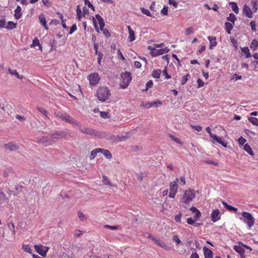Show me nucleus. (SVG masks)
<instances>
[{
  "instance_id": "15",
  "label": "nucleus",
  "mask_w": 258,
  "mask_h": 258,
  "mask_svg": "<svg viewBox=\"0 0 258 258\" xmlns=\"http://www.w3.org/2000/svg\"><path fill=\"white\" fill-rule=\"evenodd\" d=\"M210 137L214 141H216L217 142L220 144L224 147H227V143L226 142L223 141L221 138L218 137L216 135L213 134H211L210 135Z\"/></svg>"
},
{
  "instance_id": "11",
  "label": "nucleus",
  "mask_w": 258,
  "mask_h": 258,
  "mask_svg": "<svg viewBox=\"0 0 258 258\" xmlns=\"http://www.w3.org/2000/svg\"><path fill=\"white\" fill-rule=\"evenodd\" d=\"M80 131L86 135H91V136H98V133L93 130V128H89V127H83L80 129Z\"/></svg>"
},
{
  "instance_id": "8",
  "label": "nucleus",
  "mask_w": 258,
  "mask_h": 258,
  "mask_svg": "<svg viewBox=\"0 0 258 258\" xmlns=\"http://www.w3.org/2000/svg\"><path fill=\"white\" fill-rule=\"evenodd\" d=\"M34 248L36 251L43 257H45L46 255V253L49 249L48 247L43 246L41 244H35L34 245Z\"/></svg>"
},
{
  "instance_id": "6",
  "label": "nucleus",
  "mask_w": 258,
  "mask_h": 258,
  "mask_svg": "<svg viewBox=\"0 0 258 258\" xmlns=\"http://www.w3.org/2000/svg\"><path fill=\"white\" fill-rule=\"evenodd\" d=\"M179 182V179L176 178L175 180L171 182L170 183V192L169 194V197L170 198H174L177 192L178 188V182Z\"/></svg>"
},
{
  "instance_id": "26",
  "label": "nucleus",
  "mask_w": 258,
  "mask_h": 258,
  "mask_svg": "<svg viewBox=\"0 0 258 258\" xmlns=\"http://www.w3.org/2000/svg\"><path fill=\"white\" fill-rule=\"evenodd\" d=\"M242 52L245 54L246 58H249L251 57V53L249 52V49L248 47H244L241 48Z\"/></svg>"
},
{
  "instance_id": "58",
  "label": "nucleus",
  "mask_w": 258,
  "mask_h": 258,
  "mask_svg": "<svg viewBox=\"0 0 258 258\" xmlns=\"http://www.w3.org/2000/svg\"><path fill=\"white\" fill-rule=\"evenodd\" d=\"M194 32V29L192 27H189L186 29L185 34L186 35H188L190 34L193 33Z\"/></svg>"
},
{
  "instance_id": "7",
  "label": "nucleus",
  "mask_w": 258,
  "mask_h": 258,
  "mask_svg": "<svg viewBox=\"0 0 258 258\" xmlns=\"http://www.w3.org/2000/svg\"><path fill=\"white\" fill-rule=\"evenodd\" d=\"M88 79L89 81L90 85L95 86L99 83L100 77L97 73H94L89 75L88 77Z\"/></svg>"
},
{
  "instance_id": "18",
  "label": "nucleus",
  "mask_w": 258,
  "mask_h": 258,
  "mask_svg": "<svg viewBox=\"0 0 258 258\" xmlns=\"http://www.w3.org/2000/svg\"><path fill=\"white\" fill-rule=\"evenodd\" d=\"M6 149L11 151H16L18 149V146L13 143H9L4 145Z\"/></svg>"
},
{
  "instance_id": "42",
  "label": "nucleus",
  "mask_w": 258,
  "mask_h": 258,
  "mask_svg": "<svg viewBox=\"0 0 258 258\" xmlns=\"http://www.w3.org/2000/svg\"><path fill=\"white\" fill-rule=\"evenodd\" d=\"M187 222L188 224H190V225H194L195 226L200 225V223H196V220L195 219H193L191 217L187 218Z\"/></svg>"
},
{
  "instance_id": "43",
  "label": "nucleus",
  "mask_w": 258,
  "mask_h": 258,
  "mask_svg": "<svg viewBox=\"0 0 258 258\" xmlns=\"http://www.w3.org/2000/svg\"><path fill=\"white\" fill-rule=\"evenodd\" d=\"M190 77V75L188 74H187L186 75L183 76L181 79V84L182 85H184L188 81Z\"/></svg>"
},
{
  "instance_id": "10",
  "label": "nucleus",
  "mask_w": 258,
  "mask_h": 258,
  "mask_svg": "<svg viewBox=\"0 0 258 258\" xmlns=\"http://www.w3.org/2000/svg\"><path fill=\"white\" fill-rule=\"evenodd\" d=\"M51 143H54L60 140L63 137L62 132H57L50 135Z\"/></svg>"
},
{
  "instance_id": "30",
  "label": "nucleus",
  "mask_w": 258,
  "mask_h": 258,
  "mask_svg": "<svg viewBox=\"0 0 258 258\" xmlns=\"http://www.w3.org/2000/svg\"><path fill=\"white\" fill-rule=\"evenodd\" d=\"M101 148H97L91 151L90 155V159H93L96 156L98 153H100Z\"/></svg>"
},
{
  "instance_id": "45",
  "label": "nucleus",
  "mask_w": 258,
  "mask_h": 258,
  "mask_svg": "<svg viewBox=\"0 0 258 258\" xmlns=\"http://www.w3.org/2000/svg\"><path fill=\"white\" fill-rule=\"evenodd\" d=\"M227 20L234 23L235 21L236 20V16L233 14L230 13L229 17L227 18Z\"/></svg>"
},
{
  "instance_id": "23",
  "label": "nucleus",
  "mask_w": 258,
  "mask_h": 258,
  "mask_svg": "<svg viewBox=\"0 0 258 258\" xmlns=\"http://www.w3.org/2000/svg\"><path fill=\"white\" fill-rule=\"evenodd\" d=\"M95 18L98 22L100 29H102L105 26V23L103 18L99 14H96L95 15Z\"/></svg>"
},
{
  "instance_id": "46",
  "label": "nucleus",
  "mask_w": 258,
  "mask_h": 258,
  "mask_svg": "<svg viewBox=\"0 0 258 258\" xmlns=\"http://www.w3.org/2000/svg\"><path fill=\"white\" fill-rule=\"evenodd\" d=\"M100 30L102 31V33L103 35L105 36V37L108 38L109 37H110V33L107 29H104V28H103L102 29Z\"/></svg>"
},
{
  "instance_id": "22",
  "label": "nucleus",
  "mask_w": 258,
  "mask_h": 258,
  "mask_svg": "<svg viewBox=\"0 0 258 258\" xmlns=\"http://www.w3.org/2000/svg\"><path fill=\"white\" fill-rule=\"evenodd\" d=\"M22 9L20 6H18L15 10V17L16 19H19L22 16V13L21 12Z\"/></svg>"
},
{
  "instance_id": "4",
  "label": "nucleus",
  "mask_w": 258,
  "mask_h": 258,
  "mask_svg": "<svg viewBox=\"0 0 258 258\" xmlns=\"http://www.w3.org/2000/svg\"><path fill=\"white\" fill-rule=\"evenodd\" d=\"M148 49L150 50L151 55L153 56H157L160 55H162L164 53H167L169 51V49L166 47L162 49H157L155 47L153 46H148Z\"/></svg>"
},
{
  "instance_id": "16",
  "label": "nucleus",
  "mask_w": 258,
  "mask_h": 258,
  "mask_svg": "<svg viewBox=\"0 0 258 258\" xmlns=\"http://www.w3.org/2000/svg\"><path fill=\"white\" fill-rule=\"evenodd\" d=\"M152 241L157 245H159L164 249L168 250L169 249V247L165 243L162 242L160 239L157 238L156 237L153 238Z\"/></svg>"
},
{
  "instance_id": "19",
  "label": "nucleus",
  "mask_w": 258,
  "mask_h": 258,
  "mask_svg": "<svg viewBox=\"0 0 258 258\" xmlns=\"http://www.w3.org/2000/svg\"><path fill=\"white\" fill-rule=\"evenodd\" d=\"M205 258H213V252L209 248L204 246L203 248Z\"/></svg>"
},
{
  "instance_id": "36",
  "label": "nucleus",
  "mask_w": 258,
  "mask_h": 258,
  "mask_svg": "<svg viewBox=\"0 0 258 258\" xmlns=\"http://www.w3.org/2000/svg\"><path fill=\"white\" fill-rule=\"evenodd\" d=\"M8 72L11 74V75H15L17 78L18 79H22L23 77H20L19 74L17 72L16 70H12L11 69H8Z\"/></svg>"
},
{
  "instance_id": "62",
  "label": "nucleus",
  "mask_w": 258,
  "mask_h": 258,
  "mask_svg": "<svg viewBox=\"0 0 258 258\" xmlns=\"http://www.w3.org/2000/svg\"><path fill=\"white\" fill-rule=\"evenodd\" d=\"M172 239L174 241L176 242V243H177V244H179L181 242V241L180 240V239L178 238V236L175 235H174L172 237Z\"/></svg>"
},
{
  "instance_id": "20",
  "label": "nucleus",
  "mask_w": 258,
  "mask_h": 258,
  "mask_svg": "<svg viewBox=\"0 0 258 258\" xmlns=\"http://www.w3.org/2000/svg\"><path fill=\"white\" fill-rule=\"evenodd\" d=\"M9 200L6 198L5 194L0 189V205L4 204H8Z\"/></svg>"
},
{
  "instance_id": "17",
  "label": "nucleus",
  "mask_w": 258,
  "mask_h": 258,
  "mask_svg": "<svg viewBox=\"0 0 258 258\" xmlns=\"http://www.w3.org/2000/svg\"><path fill=\"white\" fill-rule=\"evenodd\" d=\"M208 39L210 41V44L209 48L210 49H213L214 47H215L217 45V42L216 41V37L209 36L208 37Z\"/></svg>"
},
{
  "instance_id": "38",
  "label": "nucleus",
  "mask_w": 258,
  "mask_h": 258,
  "mask_svg": "<svg viewBox=\"0 0 258 258\" xmlns=\"http://www.w3.org/2000/svg\"><path fill=\"white\" fill-rule=\"evenodd\" d=\"M76 12H77V18L79 21H80L81 18H82V11H81V8L79 6H77Z\"/></svg>"
},
{
  "instance_id": "44",
  "label": "nucleus",
  "mask_w": 258,
  "mask_h": 258,
  "mask_svg": "<svg viewBox=\"0 0 258 258\" xmlns=\"http://www.w3.org/2000/svg\"><path fill=\"white\" fill-rule=\"evenodd\" d=\"M238 142L239 147H241V146H243L244 144L246 143V140L245 138H243L242 137H240L238 139Z\"/></svg>"
},
{
  "instance_id": "1",
  "label": "nucleus",
  "mask_w": 258,
  "mask_h": 258,
  "mask_svg": "<svg viewBox=\"0 0 258 258\" xmlns=\"http://www.w3.org/2000/svg\"><path fill=\"white\" fill-rule=\"evenodd\" d=\"M111 95L110 91L107 87H100L98 88L96 95L101 102H105L108 100Z\"/></svg>"
},
{
  "instance_id": "21",
  "label": "nucleus",
  "mask_w": 258,
  "mask_h": 258,
  "mask_svg": "<svg viewBox=\"0 0 258 258\" xmlns=\"http://www.w3.org/2000/svg\"><path fill=\"white\" fill-rule=\"evenodd\" d=\"M127 29L128 31L129 36L128 39L130 42H132L135 40V33L133 30L132 29L131 26H127Z\"/></svg>"
},
{
  "instance_id": "63",
  "label": "nucleus",
  "mask_w": 258,
  "mask_h": 258,
  "mask_svg": "<svg viewBox=\"0 0 258 258\" xmlns=\"http://www.w3.org/2000/svg\"><path fill=\"white\" fill-rule=\"evenodd\" d=\"M97 54L98 56V63L99 64H101V59H102L103 56V54L102 52H99Z\"/></svg>"
},
{
  "instance_id": "31",
  "label": "nucleus",
  "mask_w": 258,
  "mask_h": 258,
  "mask_svg": "<svg viewBox=\"0 0 258 258\" xmlns=\"http://www.w3.org/2000/svg\"><path fill=\"white\" fill-rule=\"evenodd\" d=\"M100 153H102L107 159H110L112 157L111 154L108 150L101 149Z\"/></svg>"
},
{
  "instance_id": "5",
  "label": "nucleus",
  "mask_w": 258,
  "mask_h": 258,
  "mask_svg": "<svg viewBox=\"0 0 258 258\" xmlns=\"http://www.w3.org/2000/svg\"><path fill=\"white\" fill-rule=\"evenodd\" d=\"M121 79L120 87L124 89L129 85L130 82L131 81L132 77L131 73L129 72L122 73L121 75Z\"/></svg>"
},
{
  "instance_id": "9",
  "label": "nucleus",
  "mask_w": 258,
  "mask_h": 258,
  "mask_svg": "<svg viewBox=\"0 0 258 258\" xmlns=\"http://www.w3.org/2000/svg\"><path fill=\"white\" fill-rule=\"evenodd\" d=\"M37 142L38 143L43 144L45 146L52 144L50 135L47 137H38L37 138Z\"/></svg>"
},
{
  "instance_id": "60",
  "label": "nucleus",
  "mask_w": 258,
  "mask_h": 258,
  "mask_svg": "<svg viewBox=\"0 0 258 258\" xmlns=\"http://www.w3.org/2000/svg\"><path fill=\"white\" fill-rule=\"evenodd\" d=\"M191 127L194 128L195 130L198 132H201L202 131V127L200 125H191Z\"/></svg>"
},
{
  "instance_id": "28",
  "label": "nucleus",
  "mask_w": 258,
  "mask_h": 258,
  "mask_svg": "<svg viewBox=\"0 0 258 258\" xmlns=\"http://www.w3.org/2000/svg\"><path fill=\"white\" fill-rule=\"evenodd\" d=\"M161 71L160 69L154 70L152 73V76L156 79H159L160 77Z\"/></svg>"
},
{
  "instance_id": "27",
  "label": "nucleus",
  "mask_w": 258,
  "mask_h": 258,
  "mask_svg": "<svg viewBox=\"0 0 258 258\" xmlns=\"http://www.w3.org/2000/svg\"><path fill=\"white\" fill-rule=\"evenodd\" d=\"M229 5L231 6L233 12L236 14L239 13V8L237 4L235 2H230Z\"/></svg>"
},
{
  "instance_id": "41",
  "label": "nucleus",
  "mask_w": 258,
  "mask_h": 258,
  "mask_svg": "<svg viewBox=\"0 0 258 258\" xmlns=\"http://www.w3.org/2000/svg\"><path fill=\"white\" fill-rule=\"evenodd\" d=\"M117 136H115L113 135H109L106 137V139L109 140L112 143L117 142Z\"/></svg>"
},
{
  "instance_id": "51",
  "label": "nucleus",
  "mask_w": 258,
  "mask_h": 258,
  "mask_svg": "<svg viewBox=\"0 0 258 258\" xmlns=\"http://www.w3.org/2000/svg\"><path fill=\"white\" fill-rule=\"evenodd\" d=\"M163 75L165 76V78L166 79H169L171 78V76L168 75L167 73V67H165V69L162 71Z\"/></svg>"
},
{
  "instance_id": "53",
  "label": "nucleus",
  "mask_w": 258,
  "mask_h": 258,
  "mask_svg": "<svg viewBox=\"0 0 258 258\" xmlns=\"http://www.w3.org/2000/svg\"><path fill=\"white\" fill-rule=\"evenodd\" d=\"M182 217V213L180 212H178V214L175 217V221L177 223L181 222V218Z\"/></svg>"
},
{
  "instance_id": "35",
  "label": "nucleus",
  "mask_w": 258,
  "mask_h": 258,
  "mask_svg": "<svg viewBox=\"0 0 258 258\" xmlns=\"http://www.w3.org/2000/svg\"><path fill=\"white\" fill-rule=\"evenodd\" d=\"M257 46L258 41L255 39H253L250 44V47L251 49H253V50H255L257 49Z\"/></svg>"
},
{
  "instance_id": "12",
  "label": "nucleus",
  "mask_w": 258,
  "mask_h": 258,
  "mask_svg": "<svg viewBox=\"0 0 258 258\" xmlns=\"http://www.w3.org/2000/svg\"><path fill=\"white\" fill-rule=\"evenodd\" d=\"M233 249L240 255L244 254L245 249H244V244L241 241L238 242V244L234 245Z\"/></svg>"
},
{
  "instance_id": "54",
  "label": "nucleus",
  "mask_w": 258,
  "mask_h": 258,
  "mask_svg": "<svg viewBox=\"0 0 258 258\" xmlns=\"http://www.w3.org/2000/svg\"><path fill=\"white\" fill-rule=\"evenodd\" d=\"M169 137L172 140L174 141L176 143L179 144H182V143L180 141V140L177 138L175 137L174 136L172 135H170Z\"/></svg>"
},
{
  "instance_id": "50",
  "label": "nucleus",
  "mask_w": 258,
  "mask_h": 258,
  "mask_svg": "<svg viewBox=\"0 0 258 258\" xmlns=\"http://www.w3.org/2000/svg\"><path fill=\"white\" fill-rule=\"evenodd\" d=\"M77 30V27L76 24H74L71 27L70 29V31L69 32V35L72 34L75 31Z\"/></svg>"
},
{
  "instance_id": "52",
  "label": "nucleus",
  "mask_w": 258,
  "mask_h": 258,
  "mask_svg": "<svg viewBox=\"0 0 258 258\" xmlns=\"http://www.w3.org/2000/svg\"><path fill=\"white\" fill-rule=\"evenodd\" d=\"M162 104V102L160 101H157L156 102H153L152 103H149L148 107H152L153 106H155L158 107L159 105H161Z\"/></svg>"
},
{
  "instance_id": "39",
  "label": "nucleus",
  "mask_w": 258,
  "mask_h": 258,
  "mask_svg": "<svg viewBox=\"0 0 258 258\" xmlns=\"http://www.w3.org/2000/svg\"><path fill=\"white\" fill-rule=\"evenodd\" d=\"M66 122H69L70 123L75 124L76 125H78V122L77 120L72 118L69 116H66Z\"/></svg>"
},
{
  "instance_id": "56",
  "label": "nucleus",
  "mask_w": 258,
  "mask_h": 258,
  "mask_svg": "<svg viewBox=\"0 0 258 258\" xmlns=\"http://www.w3.org/2000/svg\"><path fill=\"white\" fill-rule=\"evenodd\" d=\"M78 216L81 221H84L85 219V216L80 211L78 212Z\"/></svg>"
},
{
  "instance_id": "64",
  "label": "nucleus",
  "mask_w": 258,
  "mask_h": 258,
  "mask_svg": "<svg viewBox=\"0 0 258 258\" xmlns=\"http://www.w3.org/2000/svg\"><path fill=\"white\" fill-rule=\"evenodd\" d=\"M83 233V231H82L80 230L77 229L75 230L74 231V236L76 237L80 236Z\"/></svg>"
},
{
  "instance_id": "14",
  "label": "nucleus",
  "mask_w": 258,
  "mask_h": 258,
  "mask_svg": "<svg viewBox=\"0 0 258 258\" xmlns=\"http://www.w3.org/2000/svg\"><path fill=\"white\" fill-rule=\"evenodd\" d=\"M243 13L248 18H251L253 16L251 9L246 5H244L243 8Z\"/></svg>"
},
{
  "instance_id": "32",
  "label": "nucleus",
  "mask_w": 258,
  "mask_h": 258,
  "mask_svg": "<svg viewBox=\"0 0 258 258\" xmlns=\"http://www.w3.org/2000/svg\"><path fill=\"white\" fill-rule=\"evenodd\" d=\"M17 27V24L12 21H9L7 25L5 27L8 30H12Z\"/></svg>"
},
{
  "instance_id": "34",
  "label": "nucleus",
  "mask_w": 258,
  "mask_h": 258,
  "mask_svg": "<svg viewBox=\"0 0 258 258\" xmlns=\"http://www.w3.org/2000/svg\"><path fill=\"white\" fill-rule=\"evenodd\" d=\"M14 172L13 171L11 170V169H7L5 170L4 173V176L5 177H8L9 176H13L14 175Z\"/></svg>"
},
{
  "instance_id": "49",
  "label": "nucleus",
  "mask_w": 258,
  "mask_h": 258,
  "mask_svg": "<svg viewBox=\"0 0 258 258\" xmlns=\"http://www.w3.org/2000/svg\"><path fill=\"white\" fill-rule=\"evenodd\" d=\"M23 249L29 253H31L32 252V249L28 245H24L22 247Z\"/></svg>"
},
{
  "instance_id": "25",
  "label": "nucleus",
  "mask_w": 258,
  "mask_h": 258,
  "mask_svg": "<svg viewBox=\"0 0 258 258\" xmlns=\"http://www.w3.org/2000/svg\"><path fill=\"white\" fill-rule=\"evenodd\" d=\"M243 150H244L250 155L252 156L254 155L251 147L248 144H246L244 145Z\"/></svg>"
},
{
  "instance_id": "24",
  "label": "nucleus",
  "mask_w": 258,
  "mask_h": 258,
  "mask_svg": "<svg viewBox=\"0 0 258 258\" xmlns=\"http://www.w3.org/2000/svg\"><path fill=\"white\" fill-rule=\"evenodd\" d=\"M38 18L40 23L46 29H48L47 22L44 15L43 14H41L39 16Z\"/></svg>"
},
{
  "instance_id": "47",
  "label": "nucleus",
  "mask_w": 258,
  "mask_h": 258,
  "mask_svg": "<svg viewBox=\"0 0 258 258\" xmlns=\"http://www.w3.org/2000/svg\"><path fill=\"white\" fill-rule=\"evenodd\" d=\"M37 109L41 113L43 114L47 118H48V117L47 116V114L48 113L47 110H46L44 108L42 107H38Z\"/></svg>"
},
{
  "instance_id": "61",
  "label": "nucleus",
  "mask_w": 258,
  "mask_h": 258,
  "mask_svg": "<svg viewBox=\"0 0 258 258\" xmlns=\"http://www.w3.org/2000/svg\"><path fill=\"white\" fill-rule=\"evenodd\" d=\"M100 115L102 117L104 118H108L109 117L108 113L105 111H101Z\"/></svg>"
},
{
  "instance_id": "29",
  "label": "nucleus",
  "mask_w": 258,
  "mask_h": 258,
  "mask_svg": "<svg viewBox=\"0 0 258 258\" xmlns=\"http://www.w3.org/2000/svg\"><path fill=\"white\" fill-rule=\"evenodd\" d=\"M222 203L224 207L229 211H233L234 212H236L237 211V209L236 208L228 204L225 202H222Z\"/></svg>"
},
{
  "instance_id": "59",
  "label": "nucleus",
  "mask_w": 258,
  "mask_h": 258,
  "mask_svg": "<svg viewBox=\"0 0 258 258\" xmlns=\"http://www.w3.org/2000/svg\"><path fill=\"white\" fill-rule=\"evenodd\" d=\"M161 13L163 15H167L168 14V7L164 6L161 11Z\"/></svg>"
},
{
  "instance_id": "13",
  "label": "nucleus",
  "mask_w": 258,
  "mask_h": 258,
  "mask_svg": "<svg viewBox=\"0 0 258 258\" xmlns=\"http://www.w3.org/2000/svg\"><path fill=\"white\" fill-rule=\"evenodd\" d=\"M211 218L213 222H217L221 218L220 211L218 209L214 210L211 214Z\"/></svg>"
},
{
  "instance_id": "3",
  "label": "nucleus",
  "mask_w": 258,
  "mask_h": 258,
  "mask_svg": "<svg viewBox=\"0 0 258 258\" xmlns=\"http://www.w3.org/2000/svg\"><path fill=\"white\" fill-rule=\"evenodd\" d=\"M242 218H240L246 224L249 228L252 227L254 224L255 219L253 217L252 215L247 212H243L242 213Z\"/></svg>"
},
{
  "instance_id": "57",
  "label": "nucleus",
  "mask_w": 258,
  "mask_h": 258,
  "mask_svg": "<svg viewBox=\"0 0 258 258\" xmlns=\"http://www.w3.org/2000/svg\"><path fill=\"white\" fill-rule=\"evenodd\" d=\"M250 25L251 26V30L253 31H256V23L255 21H252L250 22Z\"/></svg>"
},
{
  "instance_id": "2",
  "label": "nucleus",
  "mask_w": 258,
  "mask_h": 258,
  "mask_svg": "<svg viewBox=\"0 0 258 258\" xmlns=\"http://www.w3.org/2000/svg\"><path fill=\"white\" fill-rule=\"evenodd\" d=\"M195 191L193 189H189L185 190L180 202L183 204H188L191 202L195 197Z\"/></svg>"
},
{
  "instance_id": "48",
  "label": "nucleus",
  "mask_w": 258,
  "mask_h": 258,
  "mask_svg": "<svg viewBox=\"0 0 258 258\" xmlns=\"http://www.w3.org/2000/svg\"><path fill=\"white\" fill-rule=\"evenodd\" d=\"M140 9H141L142 13L143 14L146 15L147 16L151 17V14L150 11L148 9H146L144 8H141Z\"/></svg>"
},
{
  "instance_id": "33",
  "label": "nucleus",
  "mask_w": 258,
  "mask_h": 258,
  "mask_svg": "<svg viewBox=\"0 0 258 258\" xmlns=\"http://www.w3.org/2000/svg\"><path fill=\"white\" fill-rule=\"evenodd\" d=\"M225 25L226 31L229 34H230L231 33V31L233 27V25L229 22H226Z\"/></svg>"
},
{
  "instance_id": "37",
  "label": "nucleus",
  "mask_w": 258,
  "mask_h": 258,
  "mask_svg": "<svg viewBox=\"0 0 258 258\" xmlns=\"http://www.w3.org/2000/svg\"><path fill=\"white\" fill-rule=\"evenodd\" d=\"M102 178V182L104 184L108 185L111 186H113L106 175H103Z\"/></svg>"
},
{
  "instance_id": "40",
  "label": "nucleus",
  "mask_w": 258,
  "mask_h": 258,
  "mask_svg": "<svg viewBox=\"0 0 258 258\" xmlns=\"http://www.w3.org/2000/svg\"><path fill=\"white\" fill-rule=\"evenodd\" d=\"M248 120L253 125L258 126V119L254 117L248 118Z\"/></svg>"
},
{
  "instance_id": "55",
  "label": "nucleus",
  "mask_w": 258,
  "mask_h": 258,
  "mask_svg": "<svg viewBox=\"0 0 258 258\" xmlns=\"http://www.w3.org/2000/svg\"><path fill=\"white\" fill-rule=\"evenodd\" d=\"M128 138H129V137L128 136H117V142H121V141H125L126 139H128Z\"/></svg>"
}]
</instances>
